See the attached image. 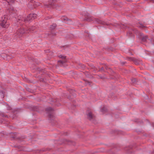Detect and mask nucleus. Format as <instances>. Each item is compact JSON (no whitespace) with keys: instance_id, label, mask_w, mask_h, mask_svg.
I'll return each mask as SVG.
<instances>
[{"instance_id":"nucleus-23","label":"nucleus","mask_w":154,"mask_h":154,"mask_svg":"<svg viewBox=\"0 0 154 154\" xmlns=\"http://www.w3.org/2000/svg\"><path fill=\"white\" fill-rule=\"evenodd\" d=\"M13 138H16V137H13Z\"/></svg>"},{"instance_id":"nucleus-16","label":"nucleus","mask_w":154,"mask_h":154,"mask_svg":"<svg viewBox=\"0 0 154 154\" xmlns=\"http://www.w3.org/2000/svg\"><path fill=\"white\" fill-rule=\"evenodd\" d=\"M105 107H103L102 109H101V111L103 112H104L105 110H104V109H105Z\"/></svg>"},{"instance_id":"nucleus-1","label":"nucleus","mask_w":154,"mask_h":154,"mask_svg":"<svg viewBox=\"0 0 154 154\" xmlns=\"http://www.w3.org/2000/svg\"><path fill=\"white\" fill-rule=\"evenodd\" d=\"M26 30H25L23 28L19 29L17 31V37H19V38L21 37L23 34L25 33H26Z\"/></svg>"},{"instance_id":"nucleus-8","label":"nucleus","mask_w":154,"mask_h":154,"mask_svg":"<svg viewBox=\"0 0 154 154\" xmlns=\"http://www.w3.org/2000/svg\"><path fill=\"white\" fill-rule=\"evenodd\" d=\"M148 39V37L146 36H144L142 37V41L144 42H146Z\"/></svg>"},{"instance_id":"nucleus-9","label":"nucleus","mask_w":154,"mask_h":154,"mask_svg":"<svg viewBox=\"0 0 154 154\" xmlns=\"http://www.w3.org/2000/svg\"><path fill=\"white\" fill-rule=\"evenodd\" d=\"M53 109L51 107H48L46 109V111L48 112H51L53 111Z\"/></svg>"},{"instance_id":"nucleus-2","label":"nucleus","mask_w":154,"mask_h":154,"mask_svg":"<svg viewBox=\"0 0 154 154\" xmlns=\"http://www.w3.org/2000/svg\"><path fill=\"white\" fill-rule=\"evenodd\" d=\"M0 24L2 27L5 28L9 26V23L7 22V20H1Z\"/></svg>"},{"instance_id":"nucleus-10","label":"nucleus","mask_w":154,"mask_h":154,"mask_svg":"<svg viewBox=\"0 0 154 154\" xmlns=\"http://www.w3.org/2000/svg\"><path fill=\"white\" fill-rule=\"evenodd\" d=\"M137 26L141 28L145 27V26L143 24L140 23H139V24Z\"/></svg>"},{"instance_id":"nucleus-7","label":"nucleus","mask_w":154,"mask_h":154,"mask_svg":"<svg viewBox=\"0 0 154 154\" xmlns=\"http://www.w3.org/2000/svg\"><path fill=\"white\" fill-rule=\"evenodd\" d=\"M56 24L55 23H54L53 24L50 25V29L51 30H53L56 28Z\"/></svg>"},{"instance_id":"nucleus-19","label":"nucleus","mask_w":154,"mask_h":154,"mask_svg":"<svg viewBox=\"0 0 154 154\" xmlns=\"http://www.w3.org/2000/svg\"><path fill=\"white\" fill-rule=\"evenodd\" d=\"M97 22H99V23H102L103 24V23L102 22H99L98 21Z\"/></svg>"},{"instance_id":"nucleus-5","label":"nucleus","mask_w":154,"mask_h":154,"mask_svg":"<svg viewBox=\"0 0 154 154\" xmlns=\"http://www.w3.org/2000/svg\"><path fill=\"white\" fill-rule=\"evenodd\" d=\"M36 28L34 26H30L28 28V29L26 30L27 32H26V33L32 32Z\"/></svg>"},{"instance_id":"nucleus-20","label":"nucleus","mask_w":154,"mask_h":154,"mask_svg":"<svg viewBox=\"0 0 154 154\" xmlns=\"http://www.w3.org/2000/svg\"><path fill=\"white\" fill-rule=\"evenodd\" d=\"M98 20L99 21H100V20Z\"/></svg>"},{"instance_id":"nucleus-3","label":"nucleus","mask_w":154,"mask_h":154,"mask_svg":"<svg viewBox=\"0 0 154 154\" xmlns=\"http://www.w3.org/2000/svg\"><path fill=\"white\" fill-rule=\"evenodd\" d=\"M128 59L130 61H133L135 64L137 65L141 63V61L140 60L134 59L133 58L129 57L128 58Z\"/></svg>"},{"instance_id":"nucleus-14","label":"nucleus","mask_w":154,"mask_h":154,"mask_svg":"<svg viewBox=\"0 0 154 154\" xmlns=\"http://www.w3.org/2000/svg\"><path fill=\"white\" fill-rule=\"evenodd\" d=\"M59 57L62 59H65L66 58V56H63L62 55H60L59 56Z\"/></svg>"},{"instance_id":"nucleus-12","label":"nucleus","mask_w":154,"mask_h":154,"mask_svg":"<svg viewBox=\"0 0 154 154\" xmlns=\"http://www.w3.org/2000/svg\"><path fill=\"white\" fill-rule=\"evenodd\" d=\"M58 62L59 63H61L62 64H63L64 63H65L66 62V60H59L58 61Z\"/></svg>"},{"instance_id":"nucleus-21","label":"nucleus","mask_w":154,"mask_h":154,"mask_svg":"<svg viewBox=\"0 0 154 154\" xmlns=\"http://www.w3.org/2000/svg\"><path fill=\"white\" fill-rule=\"evenodd\" d=\"M49 18H52L51 17H50Z\"/></svg>"},{"instance_id":"nucleus-17","label":"nucleus","mask_w":154,"mask_h":154,"mask_svg":"<svg viewBox=\"0 0 154 154\" xmlns=\"http://www.w3.org/2000/svg\"><path fill=\"white\" fill-rule=\"evenodd\" d=\"M133 82H135L136 81V79H134L132 80V81H133Z\"/></svg>"},{"instance_id":"nucleus-13","label":"nucleus","mask_w":154,"mask_h":154,"mask_svg":"<svg viewBox=\"0 0 154 154\" xmlns=\"http://www.w3.org/2000/svg\"><path fill=\"white\" fill-rule=\"evenodd\" d=\"M2 18L3 19H7L8 18V16L7 15H4L2 17Z\"/></svg>"},{"instance_id":"nucleus-4","label":"nucleus","mask_w":154,"mask_h":154,"mask_svg":"<svg viewBox=\"0 0 154 154\" xmlns=\"http://www.w3.org/2000/svg\"><path fill=\"white\" fill-rule=\"evenodd\" d=\"M37 18V15L34 13L30 14L27 17V18L29 19H34Z\"/></svg>"},{"instance_id":"nucleus-6","label":"nucleus","mask_w":154,"mask_h":154,"mask_svg":"<svg viewBox=\"0 0 154 154\" xmlns=\"http://www.w3.org/2000/svg\"><path fill=\"white\" fill-rule=\"evenodd\" d=\"M88 118L90 120L93 119L94 118V116L91 112H89L87 114Z\"/></svg>"},{"instance_id":"nucleus-22","label":"nucleus","mask_w":154,"mask_h":154,"mask_svg":"<svg viewBox=\"0 0 154 154\" xmlns=\"http://www.w3.org/2000/svg\"><path fill=\"white\" fill-rule=\"evenodd\" d=\"M153 126L154 127V124H153Z\"/></svg>"},{"instance_id":"nucleus-11","label":"nucleus","mask_w":154,"mask_h":154,"mask_svg":"<svg viewBox=\"0 0 154 154\" xmlns=\"http://www.w3.org/2000/svg\"><path fill=\"white\" fill-rule=\"evenodd\" d=\"M48 117L49 118H53L54 117V116L52 113H48Z\"/></svg>"},{"instance_id":"nucleus-18","label":"nucleus","mask_w":154,"mask_h":154,"mask_svg":"<svg viewBox=\"0 0 154 154\" xmlns=\"http://www.w3.org/2000/svg\"><path fill=\"white\" fill-rule=\"evenodd\" d=\"M52 34L53 35V36H54V35H56V33H52Z\"/></svg>"},{"instance_id":"nucleus-15","label":"nucleus","mask_w":154,"mask_h":154,"mask_svg":"<svg viewBox=\"0 0 154 154\" xmlns=\"http://www.w3.org/2000/svg\"><path fill=\"white\" fill-rule=\"evenodd\" d=\"M61 19L65 20V19H66L67 18L65 16H63L62 17H61Z\"/></svg>"}]
</instances>
